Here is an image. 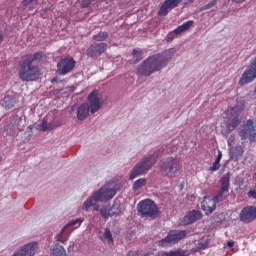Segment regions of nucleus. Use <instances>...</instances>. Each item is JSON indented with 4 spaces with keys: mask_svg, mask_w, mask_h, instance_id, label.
Returning a JSON list of instances; mask_svg holds the SVG:
<instances>
[{
    "mask_svg": "<svg viewBox=\"0 0 256 256\" xmlns=\"http://www.w3.org/2000/svg\"><path fill=\"white\" fill-rule=\"evenodd\" d=\"M76 63L77 62L75 59H73V57H64L57 63L56 73L62 76L68 75V73H71V71L75 69Z\"/></svg>",
    "mask_w": 256,
    "mask_h": 256,
    "instance_id": "12",
    "label": "nucleus"
},
{
    "mask_svg": "<svg viewBox=\"0 0 256 256\" xmlns=\"http://www.w3.org/2000/svg\"><path fill=\"white\" fill-rule=\"evenodd\" d=\"M207 247H209V241H203L198 243L197 246L192 248V252L193 253H199V251H205V249H207Z\"/></svg>",
    "mask_w": 256,
    "mask_h": 256,
    "instance_id": "24",
    "label": "nucleus"
},
{
    "mask_svg": "<svg viewBox=\"0 0 256 256\" xmlns=\"http://www.w3.org/2000/svg\"><path fill=\"white\" fill-rule=\"evenodd\" d=\"M24 5H31V3H37V0H23Z\"/></svg>",
    "mask_w": 256,
    "mask_h": 256,
    "instance_id": "35",
    "label": "nucleus"
},
{
    "mask_svg": "<svg viewBox=\"0 0 256 256\" xmlns=\"http://www.w3.org/2000/svg\"><path fill=\"white\" fill-rule=\"evenodd\" d=\"M147 184V180L140 178L137 181L134 182L133 184V189L135 191H139V189H141V187H143L144 185Z\"/></svg>",
    "mask_w": 256,
    "mask_h": 256,
    "instance_id": "26",
    "label": "nucleus"
},
{
    "mask_svg": "<svg viewBox=\"0 0 256 256\" xmlns=\"http://www.w3.org/2000/svg\"><path fill=\"white\" fill-rule=\"evenodd\" d=\"M248 197L249 199H256V190H249Z\"/></svg>",
    "mask_w": 256,
    "mask_h": 256,
    "instance_id": "34",
    "label": "nucleus"
},
{
    "mask_svg": "<svg viewBox=\"0 0 256 256\" xmlns=\"http://www.w3.org/2000/svg\"><path fill=\"white\" fill-rule=\"evenodd\" d=\"M233 3H238V4H241V3H245L247 0H232Z\"/></svg>",
    "mask_w": 256,
    "mask_h": 256,
    "instance_id": "39",
    "label": "nucleus"
},
{
    "mask_svg": "<svg viewBox=\"0 0 256 256\" xmlns=\"http://www.w3.org/2000/svg\"><path fill=\"white\" fill-rule=\"evenodd\" d=\"M221 159H223V153L221 151H218V156L216 158V161H218L219 163H221Z\"/></svg>",
    "mask_w": 256,
    "mask_h": 256,
    "instance_id": "36",
    "label": "nucleus"
},
{
    "mask_svg": "<svg viewBox=\"0 0 256 256\" xmlns=\"http://www.w3.org/2000/svg\"><path fill=\"white\" fill-rule=\"evenodd\" d=\"M245 150L241 145L233 146L229 149V157L231 161H239V157H243Z\"/></svg>",
    "mask_w": 256,
    "mask_h": 256,
    "instance_id": "18",
    "label": "nucleus"
},
{
    "mask_svg": "<svg viewBox=\"0 0 256 256\" xmlns=\"http://www.w3.org/2000/svg\"><path fill=\"white\" fill-rule=\"evenodd\" d=\"M132 55H134V57H136L135 63H138V61H141V59H143V51H141V50L134 49L132 51Z\"/></svg>",
    "mask_w": 256,
    "mask_h": 256,
    "instance_id": "28",
    "label": "nucleus"
},
{
    "mask_svg": "<svg viewBox=\"0 0 256 256\" xmlns=\"http://www.w3.org/2000/svg\"><path fill=\"white\" fill-rule=\"evenodd\" d=\"M231 178L229 174L223 175L220 179L221 188L214 198L204 197L201 202V209L204 211L205 215L209 216L217 209V203L225 201L229 195V185Z\"/></svg>",
    "mask_w": 256,
    "mask_h": 256,
    "instance_id": "3",
    "label": "nucleus"
},
{
    "mask_svg": "<svg viewBox=\"0 0 256 256\" xmlns=\"http://www.w3.org/2000/svg\"><path fill=\"white\" fill-rule=\"evenodd\" d=\"M175 55V49L171 48L160 54H154L144 60L137 68L138 73L143 77H149L157 71H161Z\"/></svg>",
    "mask_w": 256,
    "mask_h": 256,
    "instance_id": "1",
    "label": "nucleus"
},
{
    "mask_svg": "<svg viewBox=\"0 0 256 256\" xmlns=\"http://www.w3.org/2000/svg\"><path fill=\"white\" fill-rule=\"evenodd\" d=\"M104 239H106L108 243H113V235L111 234V230H109V228L104 230Z\"/></svg>",
    "mask_w": 256,
    "mask_h": 256,
    "instance_id": "29",
    "label": "nucleus"
},
{
    "mask_svg": "<svg viewBox=\"0 0 256 256\" xmlns=\"http://www.w3.org/2000/svg\"><path fill=\"white\" fill-rule=\"evenodd\" d=\"M92 1L93 0H82L81 5H82V7L87 8L91 5Z\"/></svg>",
    "mask_w": 256,
    "mask_h": 256,
    "instance_id": "33",
    "label": "nucleus"
},
{
    "mask_svg": "<svg viewBox=\"0 0 256 256\" xmlns=\"http://www.w3.org/2000/svg\"><path fill=\"white\" fill-rule=\"evenodd\" d=\"M245 111V105L242 104L241 106L236 105L232 108L231 114L228 116L226 120V129L229 133L231 131H235L239 125H241V113Z\"/></svg>",
    "mask_w": 256,
    "mask_h": 256,
    "instance_id": "8",
    "label": "nucleus"
},
{
    "mask_svg": "<svg viewBox=\"0 0 256 256\" xmlns=\"http://www.w3.org/2000/svg\"><path fill=\"white\" fill-rule=\"evenodd\" d=\"M115 195H117V191L115 189L100 188L96 193H94L92 198H89L84 202L83 209L84 211H89V208L95 205L97 201L107 203V201H111Z\"/></svg>",
    "mask_w": 256,
    "mask_h": 256,
    "instance_id": "5",
    "label": "nucleus"
},
{
    "mask_svg": "<svg viewBox=\"0 0 256 256\" xmlns=\"http://www.w3.org/2000/svg\"><path fill=\"white\" fill-rule=\"evenodd\" d=\"M3 43V32L0 31V45Z\"/></svg>",
    "mask_w": 256,
    "mask_h": 256,
    "instance_id": "40",
    "label": "nucleus"
},
{
    "mask_svg": "<svg viewBox=\"0 0 256 256\" xmlns=\"http://www.w3.org/2000/svg\"><path fill=\"white\" fill-rule=\"evenodd\" d=\"M227 245H228V247H235V241H233V240H230V241H228L227 242Z\"/></svg>",
    "mask_w": 256,
    "mask_h": 256,
    "instance_id": "37",
    "label": "nucleus"
},
{
    "mask_svg": "<svg viewBox=\"0 0 256 256\" xmlns=\"http://www.w3.org/2000/svg\"><path fill=\"white\" fill-rule=\"evenodd\" d=\"M239 137L242 141L249 139L251 143L256 142V117L249 119L244 123L238 132Z\"/></svg>",
    "mask_w": 256,
    "mask_h": 256,
    "instance_id": "10",
    "label": "nucleus"
},
{
    "mask_svg": "<svg viewBox=\"0 0 256 256\" xmlns=\"http://www.w3.org/2000/svg\"><path fill=\"white\" fill-rule=\"evenodd\" d=\"M50 256H67V251L65 250V248L61 245H56Z\"/></svg>",
    "mask_w": 256,
    "mask_h": 256,
    "instance_id": "22",
    "label": "nucleus"
},
{
    "mask_svg": "<svg viewBox=\"0 0 256 256\" xmlns=\"http://www.w3.org/2000/svg\"><path fill=\"white\" fill-rule=\"evenodd\" d=\"M103 102L99 97V90H94L88 95V103H83L78 107L77 119L79 121H85L89 117V113L94 115L101 109Z\"/></svg>",
    "mask_w": 256,
    "mask_h": 256,
    "instance_id": "4",
    "label": "nucleus"
},
{
    "mask_svg": "<svg viewBox=\"0 0 256 256\" xmlns=\"http://www.w3.org/2000/svg\"><path fill=\"white\" fill-rule=\"evenodd\" d=\"M193 23V20H189L178 26L174 31L168 33L167 41H173L176 35H181V33H184V31H189V29L193 27Z\"/></svg>",
    "mask_w": 256,
    "mask_h": 256,
    "instance_id": "16",
    "label": "nucleus"
},
{
    "mask_svg": "<svg viewBox=\"0 0 256 256\" xmlns=\"http://www.w3.org/2000/svg\"><path fill=\"white\" fill-rule=\"evenodd\" d=\"M215 5H217V0H212L208 4L202 6L200 11H207V9H212V7H215Z\"/></svg>",
    "mask_w": 256,
    "mask_h": 256,
    "instance_id": "30",
    "label": "nucleus"
},
{
    "mask_svg": "<svg viewBox=\"0 0 256 256\" xmlns=\"http://www.w3.org/2000/svg\"><path fill=\"white\" fill-rule=\"evenodd\" d=\"M110 215L111 217H117L118 215H121V204H119L117 200L114 202L113 206L110 208Z\"/></svg>",
    "mask_w": 256,
    "mask_h": 256,
    "instance_id": "23",
    "label": "nucleus"
},
{
    "mask_svg": "<svg viewBox=\"0 0 256 256\" xmlns=\"http://www.w3.org/2000/svg\"><path fill=\"white\" fill-rule=\"evenodd\" d=\"M107 47L108 45L105 42L93 43L86 49V55L91 59H97L107 51Z\"/></svg>",
    "mask_w": 256,
    "mask_h": 256,
    "instance_id": "13",
    "label": "nucleus"
},
{
    "mask_svg": "<svg viewBox=\"0 0 256 256\" xmlns=\"http://www.w3.org/2000/svg\"><path fill=\"white\" fill-rule=\"evenodd\" d=\"M77 223L81 225V223H83V220L81 219L72 220L66 227H73L77 225Z\"/></svg>",
    "mask_w": 256,
    "mask_h": 256,
    "instance_id": "32",
    "label": "nucleus"
},
{
    "mask_svg": "<svg viewBox=\"0 0 256 256\" xmlns=\"http://www.w3.org/2000/svg\"><path fill=\"white\" fill-rule=\"evenodd\" d=\"M58 82H59V77L57 76L51 79V83H58Z\"/></svg>",
    "mask_w": 256,
    "mask_h": 256,
    "instance_id": "38",
    "label": "nucleus"
},
{
    "mask_svg": "<svg viewBox=\"0 0 256 256\" xmlns=\"http://www.w3.org/2000/svg\"><path fill=\"white\" fill-rule=\"evenodd\" d=\"M179 3H181V0H165L162 6L160 7L158 14L160 16L167 15L169 11H172V9L178 7Z\"/></svg>",
    "mask_w": 256,
    "mask_h": 256,
    "instance_id": "17",
    "label": "nucleus"
},
{
    "mask_svg": "<svg viewBox=\"0 0 256 256\" xmlns=\"http://www.w3.org/2000/svg\"><path fill=\"white\" fill-rule=\"evenodd\" d=\"M96 202H94V205H92V207H94V211H99V206L95 205Z\"/></svg>",
    "mask_w": 256,
    "mask_h": 256,
    "instance_id": "41",
    "label": "nucleus"
},
{
    "mask_svg": "<svg viewBox=\"0 0 256 256\" xmlns=\"http://www.w3.org/2000/svg\"><path fill=\"white\" fill-rule=\"evenodd\" d=\"M191 252L189 250H183L181 248L170 250V251H163L160 253V256H189Z\"/></svg>",
    "mask_w": 256,
    "mask_h": 256,
    "instance_id": "19",
    "label": "nucleus"
},
{
    "mask_svg": "<svg viewBox=\"0 0 256 256\" xmlns=\"http://www.w3.org/2000/svg\"><path fill=\"white\" fill-rule=\"evenodd\" d=\"M256 219V208L253 206L244 207L240 213V220L243 223H251Z\"/></svg>",
    "mask_w": 256,
    "mask_h": 256,
    "instance_id": "15",
    "label": "nucleus"
},
{
    "mask_svg": "<svg viewBox=\"0 0 256 256\" xmlns=\"http://www.w3.org/2000/svg\"><path fill=\"white\" fill-rule=\"evenodd\" d=\"M15 103H17L15 95L7 93L3 99V106L5 109H13V107H15Z\"/></svg>",
    "mask_w": 256,
    "mask_h": 256,
    "instance_id": "20",
    "label": "nucleus"
},
{
    "mask_svg": "<svg viewBox=\"0 0 256 256\" xmlns=\"http://www.w3.org/2000/svg\"><path fill=\"white\" fill-rule=\"evenodd\" d=\"M100 214L102 215V217L104 219H109V217H111V209H109L107 207H102L100 209Z\"/></svg>",
    "mask_w": 256,
    "mask_h": 256,
    "instance_id": "27",
    "label": "nucleus"
},
{
    "mask_svg": "<svg viewBox=\"0 0 256 256\" xmlns=\"http://www.w3.org/2000/svg\"><path fill=\"white\" fill-rule=\"evenodd\" d=\"M220 168H221V162L215 160L212 167L209 168V171H211L213 173L215 171H219Z\"/></svg>",
    "mask_w": 256,
    "mask_h": 256,
    "instance_id": "31",
    "label": "nucleus"
},
{
    "mask_svg": "<svg viewBox=\"0 0 256 256\" xmlns=\"http://www.w3.org/2000/svg\"><path fill=\"white\" fill-rule=\"evenodd\" d=\"M144 256H149V254H145Z\"/></svg>",
    "mask_w": 256,
    "mask_h": 256,
    "instance_id": "43",
    "label": "nucleus"
},
{
    "mask_svg": "<svg viewBox=\"0 0 256 256\" xmlns=\"http://www.w3.org/2000/svg\"><path fill=\"white\" fill-rule=\"evenodd\" d=\"M201 219H203V213L199 210H192L183 217L182 224L184 226L193 225V223H197V221H201Z\"/></svg>",
    "mask_w": 256,
    "mask_h": 256,
    "instance_id": "14",
    "label": "nucleus"
},
{
    "mask_svg": "<svg viewBox=\"0 0 256 256\" xmlns=\"http://www.w3.org/2000/svg\"><path fill=\"white\" fill-rule=\"evenodd\" d=\"M22 62L19 69V79L27 83L39 81L41 77V68L33 63H41L43 59V52H36L34 54H25L21 57Z\"/></svg>",
    "mask_w": 256,
    "mask_h": 256,
    "instance_id": "2",
    "label": "nucleus"
},
{
    "mask_svg": "<svg viewBox=\"0 0 256 256\" xmlns=\"http://www.w3.org/2000/svg\"><path fill=\"white\" fill-rule=\"evenodd\" d=\"M40 131H53L55 126L51 123H47V121L43 120L42 123L39 124Z\"/></svg>",
    "mask_w": 256,
    "mask_h": 256,
    "instance_id": "25",
    "label": "nucleus"
},
{
    "mask_svg": "<svg viewBox=\"0 0 256 256\" xmlns=\"http://www.w3.org/2000/svg\"><path fill=\"white\" fill-rule=\"evenodd\" d=\"M92 39L101 43L102 41H107L109 39V33L106 31H100L97 34L93 35Z\"/></svg>",
    "mask_w": 256,
    "mask_h": 256,
    "instance_id": "21",
    "label": "nucleus"
},
{
    "mask_svg": "<svg viewBox=\"0 0 256 256\" xmlns=\"http://www.w3.org/2000/svg\"><path fill=\"white\" fill-rule=\"evenodd\" d=\"M28 129H31V126H29Z\"/></svg>",
    "mask_w": 256,
    "mask_h": 256,
    "instance_id": "44",
    "label": "nucleus"
},
{
    "mask_svg": "<svg viewBox=\"0 0 256 256\" xmlns=\"http://www.w3.org/2000/svg\"><path fill=\"white\" fill-rule=\"evenodd\" d=\"M138 213L142 217L157 219V217H159V208L153 200L146 199L138 203Z\"/></svg>",
    "mask_w": 256,
    "mask_h": 256,
    "instance_id": "7",
    "label": "nucleus"
},
{
    "mask_svg": "<svg viewBox=\"0 0 256 256\" xmlns=\"http://www.w3.org/2000/svg\"><path fill=\"white\" fill-rule=\"evenodd\" d=\"M132 252H129L128 255L130 256Z\"/></svg>",
    "mask_w": 256,
    "mask_h": 256,
    "instance_id": "42",
    "label": "nucleus"
},
{
    "mask_svg": "<svg viewBox=\"0 0 256 256\" xmlns=\"http://www.w3.org/2000/svg\"><path fill=\"white\" fill-rule=\"evenodd\" d=\"M0 161H1V157H0Z\"/></svg>",
    "mask_w": 256,
    "mask_h": 256,
    "instance_id": "45",
    "label": "nucleus"
},
{
    "mask_svg": "<svg viewBox=\"0 0 256 256\" xmlns=\"http://www.w3.org/2000/svg\"><path fill=\"white\" fill-rule=\"evenodd\" d=\"M157 163V156L156 155H150L142 160L139 164H137L132 173L130 174V179H136V177H139V175H144V173H147L151 167L154 166V164Z\"/></svg>",
    "mask_w": 256,
    "mask_h": 256,
    "instance_id": "9",
    "label": "nucleus"
},
{
    "mask_svg": "<svg viewBox=\"0 0 256 256\" xmlns=\"http://www.w3.org/2000/svg\"><path fill=\"white\" fill-rule=\"evenodd\" d=\"M187 237V230H170L166 237L158 242L159 247H168L183 241Z\"/></svg>",
    "mask_w": 256,
    "mask_h": 256,
    "instance_id": "11",
    "label": "nucleus"
},
{
    "mask_svg": "<svg viewBox=\"0 0 256 256\" xmlns=\"http://www.w3.org/2000/svg\"><path fill=\"white\" fill-rule=\"evenodd\" d=\"M181 169V162L177 157H167L160 161V171L164 177H175Z\"/></svg>",
    "mask_w": 256,
    "mask_h": 256,
    "instance_id": "6",
    "label": "nucleus"
}]
</instances>
